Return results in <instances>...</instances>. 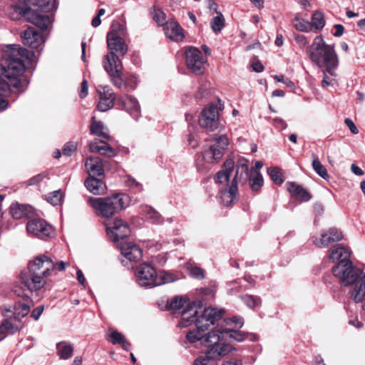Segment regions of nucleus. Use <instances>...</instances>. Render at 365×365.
<instances>
[{
  "instance_id": "obj_1",
  "label": "nucleus",
  "mask_w": 365,
  "mask_h": 365,
  "mask_svg": "<svg viewBox=\"0 0 365 365\" xmlns=\"http://www.w3.org/2000/svg\"><path fill=\"white\" fill-rule=\"evenodd\" d=\"M34 56L19 45H8L2 49L0 63V96H6L11 88L20 90L19 76L25 70L24 62Z\"/></svg>"
},
{
  "instance_id": "obj_2",
  "label": "nucleus",
  "mask_w": 365,
  "mask_h": 365,
  "mask_svg": "<svg viewBox=\"0 0 365 365\" xmlns=\"http://www.w3.org/2000/svg\"><path fill=\"white\" fill-rule=\"evenodd\" d=\"M224 312L222 309H217L212 307L205 308L202 312L199 311L196 307H190L185 309L181 314V321L179 325L182 327H186L192 324L196 326V330H192L186 334L187 339L190 343L200 341L201 344L207 348L211 347L210 336H216L217 344H220V336L217 335V329L205 334L202 332L208 329L210 325L217 323L222 318Z\"/></svg>"
},
{
  "instance_id": "obj_3",
  "label": "nucleus",
  "mask_w": 365,
  "mask_h": 365,
  "mask_svg": "<svg viewBox=\"0 0 365 365\" xmlns=\"http://www.w3.org/2000/svg\"><path fill=\"white\" fill-rule=\"evenodd\" d=\"M223 108V104L219 101L217 106L210 105L201 113L198 122L200 127L207 132L218 130L220 135H213L207 149L202 153L205 163L210 164L220 162L230 144V140L225 133V127L219 120V110Z\"/></svg>"
},
{
  "instance_id": "obj_4",
  "label": "nucleus",
  "mask_w": 365,
  "mask_h": 365,
  "mask_svg": "<svg viewBox=\"0 0 365 365\" xmlns=\"http://www.w3.org/2000/svg\"><path fill=\"white\" fill-rule=\"evenodd\" d=\"M123 34L124 30L120 24L112 25V29L107 34V44L110 51L103 61V68L108 73L110 81L118 88H120L124 82L122 65L118 55L124 56L128 51V46L123 38Z\"/></svg>"
},
{
  "instance_id": "obj_5",
  "label": "nucleus",
  "mask_w": 365,
  "mask_h": 365,
  "mask_svg": "<svg viewBox=\"0 0 365 365\" xmlns=\"http://www.w3.org/2000/svg\"><path fill=\"white\" fill-rule=\"evenodd\" d=\"M23 3L22 6L15 4L10 6L16 14V16L11 19H18L19 16H24L29 21L36 26L41 31L48 30L52 25V19L48 14L56 9L55 0H19Z\"/></svg>"
},
{
  "instance_id": "obj_6",
  "label": "nucleus",
  "mask_w": 365,
  "mask_h": 365,
  "mask_svg": "<svg viewBox=\"0 0 365 365\" xmlns=\"http://www.w3.org/2000/svg\"><path fill=\"white\" fill-rule=\"evenodd\" d=\"M332 272L344 285H353L351 299L356 303L364 302L362 308L365 310V272L353 266L350 260L339 262Z\"/></svg>"
},
{
  "instance_id": "obj_7",
  "label": "nucleus",
  "mask_w": 365,
  "mask_h": 365,
  "mask_svg": "<svg viewBox=\"0 0 365 365\" xmlns=\"http://www.w3.org/2000/svg\"><path fill=\"white\" fill-rule=\"evenodd\" d=\"M307 53L312 63L325 71L331 76H336L335 69L339 65L338 56L334 48L327 44L321 36L315 37L307 48Z\"/></svg>"
},
{
  "instance_id": "obj_8",
  "label": "nucleus",
  "mask_w": 365,
  "mask_h": 365,
  "mask_svg": "<svg viewBox=\"0 0 365 365\" xmlns=\"http://www.w3.org/2000/svg\"><path fill=\"white\" fill-rule=\"evenodd\" d=\"M50 262L41 261L38 257L31 260L28 264L27 270L21 272L20 274L21 282L30 292H36L42 289L47 282L49 277Z\"/></svg>"
},
{
  "instance_id": "obj_9",
  "label": "nucleus",
  "mask_w": 365,
  "mask_h": 365,
  "mask_svg": "<svg viewBox=\"0 0 365 365\" xmlns=\"http://www.w3.org/2000/svg\"><path fill=\"white\" fill-rule=\"evenodd\" d=\"M88 204L94 210L96 215L103 217L106 221L111 220L117 212L126 208L130 202L129 197L123 193H116L106 197L88 199Z\"/></svg>"
},
{
  "instance_id": "obj_10",
  "label": "nucleus",
  "mask_w": 365,
  "mask_h": 365,
  "mask_svg": "<svg viewBox=\"0 0 365 365\" xmlns=\"http://www.w3.org/2000/svg\"><path fill=\"white\" fill-rule=\"evenodd\" d=\"M235 168V162L232 158L227 159L223 165L222 169L220 170L216 175L215 182L222 187L220 193V198L222 203L229 206L235 203L237 200V180H235L234 176L230 182V178Z\"/></svg>"
},
{
  "instance_id": "obj_11",
  "label": "nucleus",
  "mask_w": 365,
  "mask_h": 365,
  "mask_svg": "<svg viewBox=\"0 0 365 365\" xmlns=\"http://www.w3.org/2000/svg\"><path fill=\"white\" fill-rule=\"evenodd\" d=\"M135 279L138 285L145 288L160 286L175 280L171 273L165 271L157 272L154 267L148 264L139 265L135 271Z\"/></svg>"
},
{
  "instance_id": "obj_12",
  "label": "nucleus",
  "mask_w": 365,
  "mask_h": 365,
  "mask_svg": "<svg viewBox=\"0 0 365 365\" xmlns=\"http://www.w3.org/2000/svg\"><path fill=\"white\" fill-rule=\"evenodd\" d=\"M234 176L240 185L249 182L250 186L253 191H258L263 185L264 180L259 172L249 171L248 161L242 158L237 161Z\"/></svg>"
},
{
  "instance_id": "obj_13",
  "label": "nucleus",
  "mask_w": 365,
  "mask_h": 365,
  "mask_svg": "<svg viewBox=\"0 0 365 365\" xmlns=\"http://www.w3.org/2000/svg\"><path fill=\"white\" fill-rule=\"evenodd\" d=\"M210 342L212 346L207 348L204 355L197 357L194 365H213V361L220 359L221 357L229 354L232 349V346L224 344H217V339L216 336H210Z\"/></svg>"
},
{
  "instance_id": "obj_14",
  "label": "nucleus",
  "mask_w": 365,
  "mask_h": 365,
  "mask_svg": "<svg viewBox=\"0 0 365 365\" xmlns=\"http://www.w3.org/2000/svg\"><path fill=\"white\" fill-rule=\"evenodd\" d=\"M104 225L106 227L107 235L115 243L119 244L120 240H123L130 233L128 223L120 218L105 221Z\"/></svg>"
},
{
  "instance_id": "obj_15",
  "label": "nucleus",
  "mask_w": 365,
  "mask_h": 365,
  "mask_svg": "<svg viewBox=\"0 0 365 365\" xmlns=\"http://www.w3.org/2000/svg\"><path fill=\"white\" fill-rule=\"evenodd\" d=\"M26 230L29 235H32L41 239L50 237L53 229L43 219L30 220L26 225Z\"/></svg>"
},
{
  "instance_id": "obj_16",
  "label": "nucleus",
  "mask_w": 365,
  "mask_h": 365,
  "mask_svg": "<svg viewBox=\"0 0 365 365\" xmlns=\"http://www.w3.org/2000/svg\"><path fill=\"white\" fill-rule=\"evenodd\" d=\"M185 57L187 66L193 73H202L205 61L199 49L190 47L186 51Z\"/></svg>"
},
{
  "instance_id": "obj_17",
  "label": "nucleus",
  "mask_w": 365,
  "mask_h": 365,
  "mask_svg": "<svg viewBox=\"0 0 365 365\" xmlns=\"http://www.w3.org/2000/svg\"><path fill=\"white\" fill-rule=\"evenodd\" d=\"M97 91L100 96L98 109L105 112L113 108L115 97L111 89L108 86H99Z\"/></svg>"
},
{
  "instance_id": "obj_18",
  "label": "nucleus",
  "mask_w": 365,
  "mask_h": 365,
  "mask_svg": "<svg viewBox=\"0 0 365 365\" xmlns=\"http://www.w3.org/2000/svg\"><path fill=\"white\" fill-rule=\"evenodd\" d=\"M342 239L343 235L341 232L335 227H331L327 232L322 233L319 239L314 238L313 243L319 248H324Z\"/></svg>"
},
{
  "instance_id": "obj_19",
  "label": "nucleus",
  "mask_w": 365,
  "mask_h": 365,
  "mask_svg": "<svg viewBox=\"0 0 365 365\" xmlns=\"http://www.w3.org/2000/svg\"><path fill=\"white\" fill-rule=\"evenodd\" d=\"M121 254L130 262H136L142 257V250L135 244L131 242H120L118 245Z\"/></svg>"
},
{
  "instance_id": "obj_20",
  "label": "nucleus",
  "mask_w": 365,
  "mask_h": 365,
  "mask_svg": "<svg viewBox=\"0 0 365 365\" xmlns=\"http://www.w3.org/2000/svg\"><path fill=\"white\" fill-rule=\"evenodd\" d=\"M116 103L125 109L133 118H139L140 108L136 98L129 96H121L116 99Z\"/></svg>"
},
{
  "instance_id": "obj_21",
  "label": "nucleus",
  "mask_w": 365,
  "mask_h": 365,
  "mask_svg": "<svg viewBox=\"0 0 365 365\" xmlns=\"http://www.w3.org/2000/svg\"><path fill=\"white\" fill-rule=\"evenodd\" d=\"M217 335L220 336V342L219 344H224L232 347V350H234V347L230 344V343L227 342L228 339H233L237 342H242L244 339L248 336L247 334L242 333L241 331H234L232 329H217Z\"/></svg>"
},
{
  "instance_id": "obj_22",
  "label": "nucleus",
  "mask_w": 365,
  "mask_h": 365,
  "mask_svg": "<svg viewBox=\"0 0 365 365\" xmlns=\"http://www.w3.org/2000/svg\"><path fill=\"white\" fill-rule=\"evenodd\" d=\"M21 38L24 44L33 49H38L44 41L43 36L34 28H28L25 30L21 35Z\"/></svg>"
},
{
  "instance_id": "obj_23",
  "label": "nucleus",
  "mask_w": 365,
  "mask_h": 365,
  "mask_svg": "<svg viewBox=\"0 0 365 365\" xmlns=\"http://www.w3.org/2000/svg\"><path fill=\"white\" fill-rule=\"evenodd\" d=\"M163 30L165 36L173 41H180L184 38L183 29L175 21H166Z\"/></svg>"
},
{
  "instance_id": "obj_24",
  "label": "nucleus",
  "mask_w": 365,
  "mask_h": 365,
  "mask_svg": "<svg viewBox=\"0 0 365 365\" xmlns=\"http://www.w3.org/2000/svg\"><path fill=\"white\" fill-rule=\"evenodd\" d=\"M85 167L90 177L101 176L103 175V162L98 157L88 158L85 163Z\"/></svg>"
},
{
  "instance_id": "obj_25",
  "label": "nucleus",
  "mask_w": 365,
  "mask_h": 365,
  "mask_svg": "<svg viewBox=\"0 0 365 365\" xmlns=\"http://www.w3.org/2000/svg\"><path fill=\"white\" fill-rule=\"evenodd\" d=\"M90 151L99 153L108 157H113L115 155V150L103 140H95L89 144Z\"/></svg>"
},
{
  "instance_id": "obj_26",
  "label": "nucleus",
  "mask_w": 365,
  "mask_h": 365,
  "mask_svg": "<svg viewBox=\"0 0 365 365\" xmlns=\"http://www.w3.org/2000/svg\"><path fill=\"white\" fill-rule=\"evenodd\" d=\"M286 185L289 192L296 199L304 202L311 199L310 193L301 185L293 182H287Z\"/></svg>"
},
{
  "instance_id": "obj_27",
  "label": "nucleus",
  "mask_w": 365,
  "mask_h": 365,
  "mask_svg": "<svg viewBox=\"0 0 365 365\" xmlns=\"http://www.w3.org/2000/svg\"><path fill=\"white\" fill-rule=\"evenodd\" d=\"M85 186L93 195H103L106 190V185L102 180L95 177H89L85 181Z\"/></svg>"
},
{
  "instance_id": "obj_28",
  "label": "nucleus",
  "mask_w": 365,
  "mask_h": 365,
  "mask_svg": "<svg viewBox=\"0 0 365 365\" xmlns=\"http://www.w3.org/2000/svg\"><path fill=\"white\" fill-rule=\"evenodd\" d=\"M23 298L26 302L16 303L12 310L15 317L18 319L26 317L30 311V304L31 303V301L27 296H24ZM9 312H11V310L9 309Z\"/></svg>"
},
{
  "instance_id": "obj_29",
  "label": "nucleus",
  "mask_w": 365,
  "mask_h": 365,
  "mask_svg": "<svg viewBox=\"0 0 365 365\" xmlns=\"http://www.w3.org/2000/svg\"><path fill=\"white\" fill-rule=\"evenodd\" d=\"M31 211V207L28 205L13 203L10 207V212L14 219H21L28 215Z\"/></svg>"
},
{
  "instance_id": "obj_30",
  "label": "nucleus",
  "mask_w": 365,
  "mask_h": 365,
  "mask_svg": "<svg viewBox=\"0 0 365 365\" xmlns=\"http://www.w3.org/2000/svg\"><path fill=\"white\" fill-rule=\"evenodd\" d=\"M351 252L343 247H337L332 249L329 254V259L333 262L339 260V262L349 261Z\"/></svg>"
},
{
  "instance_id": "obj_31",
  "label": "nucleus",
  "mask_w": 365,
  "mask_h": 365,
  "mask_svg": "<svg viewBox=\"0 0 365 365\" xmlns=\"http://www.w3.org/2000/svg\"><path fill=\"white\" fill-rule=\"evenodd\" d=\"M91 132L92 134L102 138L103 140H108L110 138L108 129L101 121L96 120L94 117L92 118Z\"/></svg>"
},
{
  "instance_id": "obj_32",
  "label": "nucleus",
  "mask_w": 365,
  "mask_h": 365,
  "mask_svg": "<svg viewBox=\"0 0 365 365\" xmlns=\"http://www.w3.org/2000/svg\"><path fill=\"white\" fill-rule=\"evenodd\" d=\"M57 354L61 359H68L71 358L73 353V347L71 344L66 341H61L56 344Z\"/></svg>"
},
{
  "instance_id": "obj_33",
  "label": "nucleus",
  "mask_w": 365,
  "mask_h": 365,
  "mask_svg": "<svg viewBox=\"0 0 365 365\" xmlns=\"http://www.w3.org/2000/svg\"><path fill=\"white\" fill-rule=\"evenodd\" d=\"M38 257L39 259H41V261L43 262V263L46 262H50L51 266L49 267V276L51 275L52 271H63L69 265L68 262H65L63 261H59L55 263L51 258L45 255H40Z\"/></svg>"
},
{
  "instance_id": "obj_34",
  "label": "nucleus",
  "mask_w": 365,
  "mask_h": 365,
  "mask_svg": "<svg viewBox=\"0 0 365 365\" xmlns=\"http://www.w3.org/2000/svg\"><path fill=\"white\" fill-rule=\"evenodd\" d=\"M225 26V19L222 13L217 12V15L213 17L210 21V26L213 32L219 34Z\"/></svg>"
},
{
  "instance_id": "obj_35",
  "label": "nucleus",
  "mask_w": 365,
  "mask_h": 365,
  "mask_svg": "<svg viewBox=\"0 0 365 365\" xmlns=\"http://www.w3.org/2000/svg\"><path fill=\"white\" fill-rule=\"evenodd\" d=\"M144 213L147 220H150L152 223L161 224L163 222L161 215L150 207H146L144 210Z\"/></svg>"
},
{
  "instance_id": "obj_36",
  "label": "nucleus",
  "mask_w": 365,
  "mask_h": 365,
  "mask_svg": "<svg viewBox=\"0 0 365 365\" xmlns=\"http://www.w3.org/2000/svg\"><path fill=\"white\" fill-rule=\"evenodd\" d=\"M293 26L297 30L302 32H308L312 29L311 23L300 19L298 14L294 17Z\"/></svg>"
},
{
  "instance_id": "obj_37",
  "label": "nucleus",
  "mask_w": 365,
  "mask_h": 365,
  "mask_svg": "<svg viewBox=\"0 0 365 365\" xmlns=\"http://www.w3.org/2000/svg\"><path fill=\"white\" fill-rule=\"evenodd\" d=\"M312 168L323 179L327 180L329 176L326 168L321 163L318 158H314L312 160Z\"/></svg>"
},
{
  "instance_id": "obj_38",
  "label": "nucleus",
  "mask_w": 365,
  "mask_h": 365,
  "mask_svg": "<svg viewBox=\"0 0 365 365\" xmlns=\"http://www.w3.org/2000/svg\"><path fill=\"white\" fill-rule=\"evenodd\" d=\"M186 302L185 298L180 296H176L168 302L167 306L170 309L177 311L183 307Z\"/></svg>"
},
{
  "instance_id": "obj_39",
  "label": "nucleus",
  "mask_w": 365,
  "mask_h": 365,
  "mask_svg": "<svg viewBox=\"0 0 365 365\" xmlns=\"http://www.w3.org/2000/svg\"><path fill=\"white\" fill-rule=\"evenodd\" d=\"M267 173L270 178L274 183L280 185L284 182V179L283 177V174L282 173L281 169H279V168L275 167L268 168Z\"/></svg>"
},
{
  "instance_id": "obj_40",
  "label": "nucleus",
  "mask_w": 365,
  "mask_h": 365,
  "mask_svg": "<svg viewBox=\"0 0 365 365\" xmlns=\"http://www.w3.org/2000/svg\"><path fill=\"white\" fill-rule=\"evenodd\" d=\"M312 27L316 29H322L325 25L324 14L320 11H315L312 18Z\"/></svg>"
},
{
  "instance_id": "obj_41",
  "label": "nucleus",
  "mask_w": 365,
  "mask_h": 365,
  "mask_svg": "<svg viewBox=\"0 0 365 365\" xmlns=\"http://www.w3.org/2000/svg\"><path fill=\"white\" fill-rule=\"evenodd\" d=\"M241 299L249 308L251 309L258 307L261 303L259 297H255L253 295L246 294L241 296Z\"/></svg>"
},
{
  "instance_id": "obj_42",
  "label": "nucleus",
  "mask_w": 365,
  "mask_h": 365,
  "mask_svg": "<svg viewBox=\"0 0 365 365\" xmlns=\"http://www.w3.org/2000/svg\"><path fill=\"white\" fill-rule=\"evenodd\" d=\"M62 197V192L60 190H56L48 194L46 199L51 205H57L61 202Z\"/></svg>"
},
{
  "instance_id": "obj_43",
  "label": "nucleus",
  "mask_w": 365,
  "mask_h": 365,
  "mask_svg": "<svg viewBox=\"0 0 365 365\" xmlns=\"http://www.w3.org/2000/svg\"><path fill=\"white\" fill-rule=\"evenodd\" d=\"M16 330L17 328L15 327L12 324V323H11L8 320H5L0 327V341L4 338V333L5 331H10L11 333H14Z\"/></svg>"
},
{
  "instance_id": "obj_44",
  "label": "nucleus",
  "mask_w": 365,
  "mask_h": 365,
  "mask_svg": "<svg viewBox=\"0 0 365 365\" xmlns=\"http://www.w3.org/2000/svg\"><path fill=\"white\" fill-rule=\"evenodd\" d=\"M153 18L155 21L160 26H163L165 24V14L160 9H154L152 12Z\"/></svg>"
},
{
  "instance_id": "obj_45",
  "label": "nucleus",
  "mask_w": 365,
  "mask_h": 365,
  "mask_svg": "<svg viewBox=\"0 0 365 365\" xmlns=\"http://www.w3.org/2000/svg\"><path fill=\"white\" fill-rule=\"evenodd\" d=\"M77 149V143L68 142L67 143L63 149V154L66 156H71L73 153Z\"/></svg>"
},
{
  "instance_id": "obj_46",
  "label": "nucleus",
  "mask_w": 365,
  "mask_h": 365,
  "mask_svg": "<svg viewBox=\"0 0 365 365\" xmlns=\"http://www.w3.org/2000/svg\"><path fill=\"white\" fill-rule=\"evenodd\" d=\"M110 341L113 344H120L125 339L124 336L116 331H111L110 334Z\"/></svg>"
},
{
  "instance_id": "obj_47",
  "label": "nucleus",
  "mask_w": 365,
  "mask_h": 365,
  "mask_svg": "<svg viewBox=\"0 0 365 365\" xmlns=\"http://www.w3.org/2000/svg\"><path fill=\"white\" fill-rule=\"evenodd\" d=\"M190 274L192 277L197 279H202L205 277L203 269L196 266L190 269Z\"/></svg>"
},
{
  "instance_id": "obj_48",
  "label": "nucleus",
  "mask_w": 365,
  "mask_h": 365,
  "mask_svg": "<svg viewBox=\"0 0 365 365\" xmlns=\"http://www.w3.org/2000/svg\"><path fill=\"white\" fill-rule=\"evenodd\" d=\"M226 323L227 324H230V323H232L234 324V327L240 329L243 326L244 322L242 318L240 317H234L231 319H227Z\"/></svg>"
},
{
  "instance_id": "obj_49",
  "label": "nucleus",
  "mask_w": 365,
  "mask_h": 365,
  "mask_svg": "<svg viewBox=\"0 0 365 365\" xmlns=\"http://www.w3.org/2000/svg\"><path fill=\"white\" fill-rule=\"evenodd\" d=\"M88 91V86L86 80H83L81 83V88L79 91V96L81 98H84L87 96Z\"/></svg>"
},
{
  "instance_id": "obj_50",
  "label": "nucleus",
  "mask_w": 365,
  "mask_h": 365,
  "mask_svg": "<svg viewBox=\"0 0 365 365\" xmlns=\"http://www.w3.org/2000/svg\"><path fill=\"white\" fill-rule=\"evenodd\" d=\"M273 120H274V125L278 130H282L287 128V123L282 118H274Z\"/></svg>"
},
{
  "instance_id": "obj_51",
  "label": "nucleus",
  "mask_w": 365,
  "mask_h": 365,
  "mask_svg": "<svg viewBox=\"0 0 365 365\" xmlns=\"http://www.w3.org/2000/svg\"><path fill=\"white\" fill-rule=\"evenodd\" d=\"M43 309H44V307L43 306H38V307H37L36 308H35L32 311L31 317L34 319L38 320L39 319V317H41V315L42 314V313L43 312Z\"/></svg>"
},
{
  "instance_id": "obj_52",
  "label": "nucleus",
  "mask_w": 365,
  "mask_h": 365,
  "mask_svg": "<svg viewBox=\"0 0 365 365\" xmlns=\"http://www.w3.org/2000/svg\"><path fill=\"white\" fill-rule=\"evenodd\" d=\"M326 73H327V72L325 71V69H324L323 70L324 77H323V80L322 81V86L323 88H327L334 81V79L333 78H329Z\"/></svg>"
},
{
  "instance_id": "obj_53",
  "label": "nucleus",
  "mask_w": 365,
  "mask_h": 365,
  "mask_svg": "<svg viewBox=\"0 0 365 365\" xmlns=\"http://www.w3.org/2000/svg\"><path fill=\"white\" fill-rule=\"evenodd\" d=\"M274 79L278 82L284 83L288 87H292L294 86L293 82L288 78H285L283 75L275 76Z\"/></svg>"
},
{
  "instance_id": "obj_54",
  "label": "nucleus",
  "mask_w": 365,
  "mask_h": 365,
  "mask_svg": "<svg viewBox=\"0 0 365 365\" xmlns=\"http://www.w3.org/2000/svg\"><path fill=\"white\" fill-rule=\"evenodd\" d=\"M344 122L352 133L357 134L359 133L358 128L350 118H346Z\"/></svg>"
},
{
  "instance_id": "obj_55",
  "label": "nucleus",
  "mask_w": 365,
  "mask_h": 365,
  "mask_svg": "<svg viewBox=\"0 0 365 365\" xmlns=\"http://www.w3.org/2000/svg\"><path fill=\"white\" fill-rule=\"evenodd\" d=\"M252 68L256 72H261L263 71L264 69V66H262V64L257 61H252Z\"/></svg>"
},
{
  "instance_id": "obj_56",
  "label": "nucleus",
  "mask_w": 365,
  "mask_h": 365,
  "mask_svg": "<svg viewBox=\"0 0 365 365\" xmlns=\"http://www.w3.org/2000/svg\"><path fill=\"white\" fill-rule=\"evenodd\" d=\"M77 279L79 282V283L83 285L85 287V283H86V278L83 275V273L81 269H78L77 272Z\"/></svg>"
},
{
  "instance_id": "obj_57",
  "label": "nucleus",
  "mask_w": 365,
  "mask_h": 365,
  "mask_svg": "<svg viewBox=\"0 0 365 365\" xmlns=\"http://www.w3.org/2000/svg\"><path fill=\"white\" fill-rule=\"evenodd\" d=\"M334 28L336 29V31L334 34V36L336 37L341 36L344 31V26L341 24H336L334 26Z\"/></svg>"
},
{
  "instance_id": "obj_58",
  "label": "nucleus",
  "mask_w": 365,
  "mask_h": 365,
  "mask_svg": "<svg viewBox=\"0 0 365 365\" xmlns=\"http://www.w3.org/2000/svg\"><path fill=\"white\" fill-rule=\"evenodd\" d=\"M222 365H243V364L241 360L231 359L228 361H224Z\"/></svg>"
},
{
  "instance_id": "obj_59",
  "label": "nucleus",
  "mask_w": 365,
  "mask_h": 365,
  "mask_svg": "<svg viewBox=\"0 0 365 365\" xmlns=\"http://www.w3.org/2000/svg\"><path fill=\"white\" fill-rule=\"evenodd\" d=\"M296 41L301 47L305 46L307 43L306 37L304 35H298L296 37Z\"/></svg>"
},
{
  "instance_id": "obj_60",
  "label": "nucleus",
  "mask_w": 365,
  "mask_h": 365,
  "mask_svg": "<svg viewBox=\"0 0 365 365\" xmlns=\"http://www.w3.org/2000/svg\"><path fill=\"white\" fill-rule=\"evenodd\" d=\"M187 142L189 145L192 148H196L197 146V140L195 139L192 134H190L188 135Z\"/></svg>"
},
{
  "instance_id": "obj_61",
  "label": "nucleus",
  "mask_w": 365,
  "mask_h": 365,
  "mask_svg": "<svg viewBox=\"0 0 365 365\" xmlns=\"http://www.w3.org/2000/svg\"><path fill=\"white\" fill-rule=\"evenodd\" d=\"M351 170L353 173L356 175H362L364 174V171L355 164H352L351 166Z\"/></svg>"
},
{
  "instance_id": "obj_62",
  "label": "nucleus",
  "mask_w": 365,
  "mask_h": 365,
  "mask_svg": "<svg viewBox=\"0 0 365 365\" xmlns=\"http://www.w3.org/2000/svg\"><path fill=\"white\" fill-rule=\"evenodd\" d=\"M298 2L304 9H307L308 7L311 6L310 0H298Z\"/></svg>"
},
{
  "instance_id": "obj_63",
  "label": "nucleus",
  "mask_w": 365,
  "mask_h": 365,
  "mask_svg": "<svg viewBox=\"0 0 365 365\" xmlns=\"http://www.w3.org/2000/svg\"><path fill=\"white\" fill-rule=\"evenodd\" d=\"M257 8L262 9L264 7V0H250Z\"/></svg>"
},
{
  "instance_id": "obj_64",
  "label": "nucleus",
  "mask_w": 365,
  "mask_h": 365,
  "mask_svg": "<svg viewBox=\"0 0 365 365\" xmlns=\"http://www.w3.org/2000/svg\"><path fill=\"white\" fill-rule=\"evenodd\" d=\"M314 365H325V364L324 363V360L321 356L319 355L315 356Z\"/></svg>"
}]
</instances>
